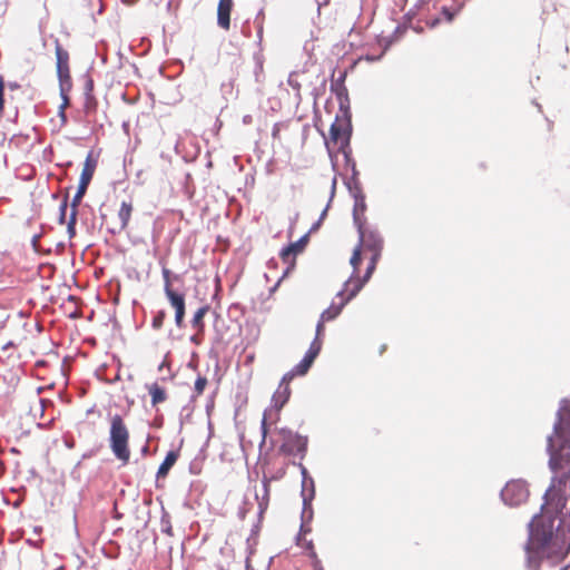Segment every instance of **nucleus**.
<instances>
[{
    "instance_id": "nucleus-2",
    "label": "nucleus",
    "mask_w": 570,
    "mask_h": 570,
    "mask_svg": "<svg viewBox=\"0 0 570 570\" xmlns=\"http://www.w3.org/2000/svg\"><path fill=\"white\" fill-rule=\"evenodd\" d=\"M529 498L528 484L523 480H511L501 489V499L510 507H518Z\"/></svg>"
},
{
    "instance_id": "nucleus-26",
    "label": "nucleus",
    "mask_w": 570,
    "mask_h": 570,
    "mask_svg": "<svg viewBox=\"0 0 570 570\" xmlns=\"http://www.w3.org/2000/svg\"><path fill=\"white\" fill-rule=\"evenodd\" d=\"M68 195H65L63 196V199L59 206V218H58V223L60 225L65 224L66 223V215H67V208H68Z\"/></svg>"
},
{
    "instance_id": "nucleus-24",
    "label": "nucleus",
    "mask_w": 570,
    "mask_h": 570,
    "mask_svg": "<svg viewBox=\"0 0 570 570\" xmlns=\"http://www.w3.org/2000/svg\"><path fill=\"white\" fill-rule=\"evenodd\" d=\"M70 88H67V87H63V91L60 90V95H61V98H62V104L60 105L59 107V116L61 117L62 121L66 122L67 121V117H66V114H65V109L67 108V106L69 105V98H68V95H67V91L69 90Z\"/></svg>"
},
{
    "instance_id": "nucleus-54",
    "label": "nucleus",
    "mask_w": 570,
    "mask_h": 570,
    "mask_svg": "<svg viewBox=\"0 0 570 570\" xmlns=\"http://www.w3.org/2000/svg\"><path fill=\"white\" fill-rule=\"evenodd\" d=\"M559 570H567V568H566V567H563V568H560Z\"/></svg>"
},
{
    "instance_id": "nucleus-29",
    "label": "nucleus",
    "mask_w": 570,
    "mask_h": 570,
    "mask_svg": "<svg viewBox=\"0 0 570 570\" xmlns=\"http://www.w3.org/2000/svg\"><path fill=\"white\" fill-rule=\"evenodd\" d=\"M351 265L354 267V273H356L358 265L361 263V247L357 245L353 252V255L350 259Z\"/></svg>"
},
{
    "instance_id": "nucleus-44",
    "label": "nucleus",
    "mask_w": 570,
    "mask_h": 570,
    "mask_svg": "<svg viewBox=\"0 0 570 570\" xmlns=\"http://www.w3.org/2000/svg\"><path fill=\"white\" fill-rule=\"evenodd\" d=\"M322 222H323V220L318 219L316 223H314V224L312 225V227L309 228L308 235H309L311 233L316 232V230L320 228V226L322 225Z\"/></svg>"
},
{
    "instance_id": "nucleus-51",
    "label": "nucleus",
    "mask_w": 570,
    "mask_h": 570,
    "mask_svg": "<svg viewBox=\"0 0 570 570\" xmlns=\"http://www.w3.org/2000/svg\"><path fill=\"white\" fill-rule=\"evenodd\" d=\"M170 530H171V527L169 524L165 525V529H164L165 532L170 533Z\"/></svg>"
},
{
    "instance_id": "nucleus-17",
    "label": "nucleus",
    "mask_w": 570,
    "mask_h": 570,
    "mask_svg": "<svg viewBox=\"0 0 570 570\" xmlns=\"http://www.w3.org/2000/svg\"><path fill=\"white\" fill-rule=\"evenodd\" d=\"M208 311H209V306L204 305L195 312V314L191 318V322H190L191 326L199 333H204V331H205L204 317L208 313Z\"/></svg>"
},
{
    "instance_id": "nucleus-28",
    "label": "nucleus",
    "mask_w": 570,
    "mask_h": 570,
    "mask_svg": "<svg viewBox=\"0 0 570 570\" xmlns=\"http://www.w3.org/2000/svg\"><path fill=\"white\" fill-rule=\"evenodd\" d=\"M166 318V313L165 311H159L157 312V314L154 316L153 318V322H151V326L154 330H159L161 328L163 324H164V321Z\"/></svg>"
},
{
    "instance_id": "nucleus-7",
    "label": "nucleus",
    "mask_w": 570,
    "mask_h": 570,
    "mask_svg": "<svg viewBox=\"0 0 570 570\" xmlns=\"http://www.w3.org/2000/svg\"><path fill=\"white\" fill-rule=\"evenodd\" d=\"M302 500H303V510H302V524H301V533H307L311 531L309 528H307V523H309L313 519V507L312 501L315 497V484L313 481H311V490L308 493L306 491L301 492Z\"/></svg>"
},
{
    "instance_id": "nucleus-33",
    "label": "nucleus",
    "mask_w": 570,
    "mask_h": 570,
    "mask_svg": "<svg viewBox=\"0 0 570 570\" xmlns=\"http://www.w3.org/2000/svg\"><path fill=\"white\" fill-rule=\"evenodd\" d=\"M377 259L379 258H374V255L372 256L371 263L368 264V266L366 268V272H365V275L362 278L365 283L370 279L372 273L374 272Z\"/></svg>"
},
{
    "instance_id": "nucleus-41",
    "label": "nucleus",
    "mask_w": 570,
    "mask_h": 570,
    "mask_svg": "<svg viewBox=\"0 0 570 570\" xmlns=\"http://www.w3.org/2000/svg\"><path fill=\"white\" fill-rule=\"evenodd\" d=\"M94 89V82L91 79H87L86 81V85H85V91H86V96L89 97L91 91Z\"/></svg>"
},
{
    "instance_id": "nucleus-36",
    "label": "nucleus",
    "mask_w": 570,
    "mask_h": 570,
    "mask_svg": "<svg viewBox=\"0 0 570 570\" xmlns=\"http://www.w3.org/2000/svg\"><path fill=\"white\" fill-rule=\"evenodd\" d=\"M307 548L311 550V557L315 560V568H318L320 570H322L321 561L317 559V556H316L315 551L313 550L312 541L307 542Z\"/></svg>"
},
{
    "instance_id": "nucleus-18",
    "label": "nucleus",
    "mask_w": 570,
    "mask_h": 570,
    "mask_svg": "<svg viewBox=\"0 0 570 570\" xmlns=\"http://www.w3.org/2000/svg\"><path fill=\"white\" fill-rule=\"evenodd\" d=\"M131 212H132L131 203L122 202L120 209L118 212V218L120 222V226H119L120 230L126 229V227L128 226V223H129L130 216H131Z\"/></svg>"
},
{
    "instance_id": "nucleus-16",
    "label": "nucleus",
    "mask_w": 570,
    "mask_h": 570,
    "mask_svg": "<svg viewBox=\"0 0 570 570\" xmlns=\"http://www.w3.org/2000/svg\"><path fill=\"white\" fill-rule=\"evenodd\" d=\"M289 395H291L289 386L287 384H279L278 389L276 390V392L274 393L273 399H272L274 402V406L277 410H281L285 405V403L288 401Z\"/></svg>"
},
{
    "instance_id": "nucleus-25",
    "label": "nucleus",
    "mask_w": 570,
    "mask_h": 570,
    "mask_svg": "<svg viewBox=\"0 0 570 570\" xmlns=\"http://www.w3.org/2000/svg\"><path fill=\"white\" fill-rule=\"evenodd\" d=\"M60 81V90L63 91V87L71 88L69 67L62 68V72L58 73Z\"/></svg>"
},
{
    "instance_id": "nucleus-11",
    "label": "nucleus",
    "mask_w": 570,
    "mask_h": 570,
    "mask_svg": "<svg viewBox=\"0 0 570 570\" xmlns=\"http://www.w3.org/2000/svg\"><path fill=\"white\" fill-rule=\"evenodd\" d=\"M233 0H219L217 8V24L228 30L230 28V12L233 9Z\"/></svg>"
},
{
    "instance_id": "nucleus-38",
    "label": "nucleus",
    "mask_w": 570,
    "mask_h": 570,
    "mask_svg": "<svg viewBox=\"0 0 570 570\" xmlns=\"http://www.w3.org/2000/svg\"><path fill=\"white\" fill-rule=\"evenodd\" d=\"M161 274H163V278H164V287L171 286V283H170L171 272L168 268L164 267Z\"/></svg>"
},
{
    "instance_id": "nucleus-1",
    "label": "nucleus",
    "mask_w": 570,
    "mask_h": 570,
    "mask_svg": "<svg viewBox=\"0 0 570 570\" xmlns=\"http://www.w3.org/2000/svg\"><path fill=\"white\" fill-rule=\"evenodd\" d=\"M128 441V428L122 417L119 414H115L110 421L109 446L114 455L124 463H127L130 456Z\"/></svg>"
},
{
    "instance_id": "nucleus-48",
    "label": "nucleus",
    "mask_w": 570,
    "mask_h": 570,
    "mask_svg": "<svg viewBox=\"0 0 570 570\" xmlns=\"http://www.w3.org/2000/svg\"><path fill=\"white\" fill-rule=\"evenodd\" d=\"M149 452V445L148 443H146L142 448H141V453L142 455H147Z\"/></svg>"
},
{
    "instance_id": "nucleus-46",
    "label": "nucleus",
    "mask_w": 570,
    "mask_h": 570,
    "mask_svg": "<svg viewBox=\"0 0 570 570\" xmlns=\"http://www.w3.org/2000/svg\"><path fill=\"white\" fill-rule=\"evenodd\" d=\"M242 32H243V35H244L245 37H248V38L250 37V29H249V24H248V23H246V24H244V26H243V28H242Z\"/></svg>"
},
{
    "instance_id": "nucleus-35",
    "label": "nucleus",
    "mask_w": 570,
    "mask_h": 570,
    "mask_svg": "<svg viewBox=\"0 0 570 570\" xmlns=\"http://www.w3.org/2000/svg\"><path fill=\"white\" fill-rule=\"evenodd\" d=\"M3 90H4V81H3V77L0 75V115L2 114L3 106H4Z\"/></svg>"
},
{
    "instance_id": "nucleus-23",
    "label": "nucleus",
    "mask_w": 570,
    "mask_h": 570,
    "mask_svg": "<svg viewBox=\"0 0 570 570\" xmlns=\"http://www.w3.org/2000/svg\"><path fill=\"white\" fill-rule=\"evenodd\" d=\"M254 23L257 29V45L261 47L262 41H263V31H264V26H263L264 24V14H263L262 10L255 17Z\"/></svg>"
},
{
    "instance_id": "nucleus-30",
    "label": "nucleus",
    "mask_w": 570,
    "mask_h": 570,
    "mask_svg": "<svg viewBox=\"0 0 570 570\" xmlns=\"http://www.w3.org/2000/svg\"><path fill=\"white\" fill-rule=\"evenodd\" d=\"M185 309L186 306L175 309V324L179 328L184 326Z\"/></svg>"
},
{
    "instance_id": "nucleus-21",
    "label": "nucleus",
    "mask_w": 570,
    "mask_h": 570,
    "mask_svg": "<svg viewBox=\"0 0 570 570\" xmlns=\"http://www.w3.org/2000/svg\"><path fill=\"white\" fill-rule=\"evenodd\" d=\"M56 58H57V72L61 73L62 68L68 67L69 55L61 46L57 42L56 45Z\"/></svg>"
},
{
    "instance_id": "nucleus-50",
    "label": "nucleus",
    "mask_w": 570,
    "mask_h": 570,
    "mask_svg": "<svg viewBox=\"0 0 570 570\" xmlns=\"http://www.w3.org/2000/svg\"><path fill=\"white\" fill-rule=\"evenodd\" d=\"M170 530H171V527L169 524L165 525V529H164L165 532L170 533Z\"/></svg>"
},
{
    "instance_id": "nucleus-22",
    "label": "nucleus",
    "mask_w": 570,
    "mask_h": 570,
    "mask_svg": "<svg viewBox=\"0 0 570 570\" xmlns=\"http://www.w3.org/2000/svg\"><path fill=\"white\" fill-rule=\"evenodd\" d=\"M77 214H78V208L71 207L69 219L67 223V233L70 238L75 237V235H76Z\"/></svg>"
},
{
    "instance_id": "nucleus-15",
    "label": "nucleus",
    "mask_w": 570,
    "mask_h": 570,
    "mask_svg": "<svg viewBox=\"0 0 570 570\" xmlns=\"http://www.w3.org/2000/svg\"><path fill=\"white\" fill-rule=\"evenodd\" d=\"M165 295L174 309H178L185 305V295L176 292L171 286L164 287Z\"/></svg>"
},
{
    "instance_id": "nucleus-45",
    "label": "nucleus",
    "mask_w": 570,
    "mask_h": 570,
    "mask_svg": "<svg viewBox=\"0 0 570 570\" xmlns=\"http://www.w3.org/2000/svg\"><path fill=\"white\" fill-rule=\"evenodd\" d=\"M39 403H40V412H41V416H42V415H43V412H45V410H46V405L48 404V401H47V400H45V399H40V400H39ZM49 404H51V403L49 402Z\"/></svg>"
},
{
    "instance_id": "nucleus-20",
    "label": "nucleus",
    "mask_w": 570,
    "mask_h": 570,
    "mask_svg": "<svg viewBox=\"0 0 570 570\" xmlns=\"http://www.w3.org/2000/svg\"><path fill=\"white\" fill-rule=\"evenodd\" d=\"M148 392L151 396V404L156 405L158 403H161L166 400V391L159 386L157 383H153L148 386Z\"/></svg>"
},
{
    "instance_id": "nucleus-8",
    "label": "nucleus",
    "mask_w": 570,
    "mask_h": 570,
    "mask_svg": "<svg viewBox=\"0 0 570 570\" xmlns=\"http://www.w3.org/2000/svg\"><path fill=\"white\" fill-rule=\"evenodd\" d=\"M331 139L335 144H341V148L343 149L350 142L351 136V120L350 118L345 119L342 122H338L336 119L335 122L332 124L330 128Z\"/></svg>"
},
{
    "instance_id": "nucleus-31",
    "label": "nucleus",
    "mask_w": 570,
    "mask_h": 570,
    "mask_svg": "<svg viewBox=\"0 0 570 570\" xmlns=\"http://www.w3.org/2000/svg\"><path fill=\"white\" fill-rule=\"evenodd\" d=\"M206 385H207V379L203 377V376H198L197 380L195 381L196 394L200 395L204 392Z\"/></svg>"
},
{
    "instance_id": "nucleus-52",
    "label": "nucleus",
    "mask_w": 570,
    "mask_h": 570,
    "mask_svg": "<svg viewBox=\"0 0 570 570\" xmlns=\"http://www.w3.org/2000/svg\"><path fill=\"white\" fill-rule=\"evenodd\" d=\"M297 218H298V214H296V215H295V218H294V220H293L292 225H294V224H295V222H296V219H297Z\"/></svg>"
},
{
    "instance_id": "nucleus-10",
    "label": "nucleus",
    "mask_w": 570,
    "mask_h": 570,
    "mask_svg": "<svg viewBox=\"0 0 570 570\" xmlns=\"http://www.w3.org/2000/svg\"><path fill=\"white\" fill-rule=\"evenodd\" d=\"M254 499L258 504V515L262 517L268 508L269 503V480L267 476L263 478L261 490L256 485L253 487Z\"/></svg>"
},
{
    "instance_id": "nucleus-34",
    "label": "nucleus",
    "mask_w": 570,
    "mask_h": 570,
    "mask_svg": "<svg viewBox=\"0 0 570 570\" xmlns=\"http://www.w3.org/2000/svg\"><path fill=\"white\" fill-rule=\"evenodd\" d=\"M296 375H299V374H298V372L296 371V366H295L293 370H291L289 372H287V373L283 376V379H282V381H281V383H279V384H287V385H288V383H289V382H291V381H292Z\"/></svg>"
},
{
    "instance_id": "nucleus-5",
    "label": "nucleus",
    "mask_w": 570,
    "mask_h": 570,
    "mask_svg": "<svg viewBox=\"0 0 570 570\" xmlns=\"http://www.w3.org/2000/svg\"><path fill=\"white\" fill-rule=\"evenodd\" d=\"M95 167H96V165L90 163V156H88V158L86 159L85 166L82 168L81 175H80V180H79L77 193L71 200L70 207L78 208L79 204L81 203L82 197L86 194L88 185H89L90 180L92 179Z\"/></svg>"
},
{
    "instance_id": "nucleus-40",
    "label": "nucleus",
    "mask_w": 570,
    "mask_h": 570,
    "mask_svg": "<svg viewBox=\"0 0 570 570\" xmlns=\"http://www.w3.org/2000/svg\"><path fill=\"white\" fill-rule=\"evenodd\" d=\"M324 323L325 322H322V318H320L317 325H316V337L317 340H320V336L323 334V331H324Z\"/></svg>"
},
{
    "instance_id": "nucleus-37",
    "label": "nucleus",
    "mask_w": 570,
    "mask_h": 570,
    "mask_svg": "<svg viewBox=\"0 0 570 570\" xmlns=\"http://www.w3.org/2000/svg\"><path fill=\"white\" fill-rule=\"evenodd\" d=\"M40 237H41V234H36L31 238V246L36 253H40V245H39Z\"/></svg>"
},
{
    "instance_id": "nucleus-13",
    "label": "nucleus",
    "mask_w": 570,
    "mask_h": 570,
    "mask_svg": "<svg viewBox=\"0 0 570 570\" xmlns=\"http://www.w3.org/2000/svg\"><path fill=\"white\" fill-rule=\"evenodd\" d=\"M308 233L303 235L295 243H291L287 247L283 248L281 252V256L284 261H286L289 256H296L302 253L308 242Z\"/></svg>"
},
{
    "instance_id": "nucleus-12",
    "label": "nucleus",
    "mask_w": 570,
    "mask_h": 570,
    "mask_svg": "<svg viewBox=\"0 0 570 570\" xmlns=\"http://www.w3.org/2000/svg\"><path fill=\"white\" fill-rule=\"evenodd\" d=\"M365 282L363 279L356 278V279H348L344 284V288L337 293V297L341 298V301L350 302L353 297L357 295V293L362 289Z\"/></svg>"
},
{
    "instance_id": "nucleus-19",
    "label": "nucleus",
    "mask_w": 570,
    "mask_h": 570,
    "mask_svg": "<svg viewBox=\"0 0 570 570\" xmlns=\"http://www.w3.org/2000/svg\"><path fill=\"white\" fill-rule=\"evenodd\" d=\"M345 304L346 301H340L338 304L332 303V305L321 314L322 322H328L336 318Z\"/></svg>"
},
{
    "instance_id": "nucleus-4",
    "label": "nucleus",
    "mask_w": 570,
    "mask_h": 570,
    "mask_svg": "<svg viewBox=\"0 0 570 570\" xmlns=\"http://www.w3.org/2000/svg\"><path fill=\"white\" fill-rule=\"evenodd\" d=\"M283 438L282 451L287 454H297L306 451L307 439L289 430L281 431Z\"/></svg>"
},
{
    "instance_id": "nucleus-14",
    "label": "nucleus",
    "mask_w": 570,
    "mask_h": 570,
    "mask_svg": "<svg viewBox=\"0 0 570 570\" xmlns=\"http://www.w3.org/2000/svg\"><path fill=\"white\" fill-rule=\"evenodd\" d=\"M177 459H178V453L176 451H169L167 453L165 460L163 461V463L158 468V471H157V474H156L157 480L165 479L167 476L168 472L174 466V464L176 463Z\"/></svg>"
},
{
    "instance_id": "nucleus-3",
    "label": "nucleus",
    "mask_w": 570,
    "mask_h": 570,
    "mask_svg": "<svg viewBox=\"0 0 570 570\" xmlns=\"http://www.w3.org/2000/svg\"><path fill=\"white\" fill-rule=\"evenodd\" d=\"M358 245L373 252L374 258H380L383 248V238L376 229H372L364 224L357 225Z\"/></svg>"
},
{
    "instance_id": "nucleus-42",
    "label": "nucleus",
    "mask_w": 570,
    "mask_h": 570,
    "mask_svg": "<svg viewBox=\"0 0 570 570\" xmlns=\"http://www.w3.org/2000/svg\"><path fill=\"white\" fill-rule=\"evenodd\" d=\"M295 77V73H291L289 77H288V83L291 87L295 88V89H298L299 88V83L294 79Z\"/></svg>"
},
{
    "instance_id": "nucleus-43",
    "label": "nucleus",
    "mask_w": 570,
    "mask_h": 570,
    "mask_svg": "<svg viewBox=\"0 0 570 570\" xmlns=\"http://www.w3.org/2000/svg\"><path fill=\"white\" fill-rule=\"evenodd\" d=\"M443 14L446 17L448 21H452L455 12L450 11L448 8H443Z\"/></svg>"
},
{
    "instance_id": "nucleus-9",
    "label": "nucleus",
    "mask_w": 570,
    "mask_h": 570,
    "mask_svg": "<svg viewBox=\"0 0 570 570\" xmlns=\"http://www.w3.org/2000/svg\"><path fill=\"white\" fill-rule=\"evenodd\" d=\"M322 348L321 340L315 338L303 360L296 365V371L299 375H305L312 366L314 360L317 357Z\"/></svg>"
},
{
    "instance_id": "nucleus-47",
    "label": "nucleus",
    "mask_w": 570,
    "mask_h": 570,
    "mask_svg": "<svg viewBox=\"0 0 570 570\" xmlns=\"http://www.w3.org/2000/svg\"><path fill=\"white\" fill-rule=\"evenodd\" d=\"M262 433H263V436L265 438L266 436V416L264 415L263 420H262Z\"/></svg>"
},
{
    "instance_id": "nucleus-49",
    "label": "nucleus",
    "mask_w": 570,
    "mask_h": 570,
    "mask_svg": "<svg viewBox=\"0 0 570 570\" xmlns=\"http://www.w3.org/2000/svg\"><path fill=\"white\" fill-rule=\"evenodd\" d=\"M438 23H439V19H438V18H436V19H433V20L431 21V23H430V27H431V28H433V27H435Z\"/></svg>"
},
{
    "instance_id": "nucleus-53",
    "label": "nucleus",
    "mask_w": 570,
    "mask_h": 570,
    "mask_svg": "<svg viewBox=\"0 0 570 570\" xmlns=\"http://www.w3.org/2000/svg\"><path fill=\"white\" fill-rule=\"evenodd\" d=\"M367 60H373L374 61V60H376V58L367 56Z\"/></svg>"
},
{
    "instance_id": "nucleus-27",
    "label": "nucleus",
    "mask_w": 570,
    "mask_h": 570,
    "mask_svg": "<svg viewBox=\"0 0 570 570\" xmlns=\"http://www.w3.org/2000/svg\"><path fill=\"white\" fill-rule=\"evenodd\" d=\"M301 470H302V476H303V480H302V491H306V493L309 492L311 490V481L314 482L313 478H311L307 473V470L305 466L301 465Z\"/></svg>"
},
{
    "instance_id": "nucleus-39",
    "label": "nucleus",
    "mask_w": 570,
    "mask_h": 570,
    "mask_svg": "<svg viewBox=\"0 0 570 570\" xmlns=\"http://www.w3.org/2000/svg\"><path fill=\"white\" fill-rule=\"evenodd\" d=\"M203 335H204V333H199L198 331H196V333L194 335H191L189 340L195 345H199L203 341Z\"/></svg>"
},
{
    "instance_id": "nucleus-32",
    "label": "nucleus",
    "mask_w": 570,
    "mask_h": 570,
    "mask_svg": "<svg viewBox=\"0 0 570 570\" xmlns=\"http://www.w3.org/2000/svg\"><path fill=\"white\" fill-rule=\"evenodd\" d=\"M335 188H336V178L333 179L332 181V189H331V197H330V202L328 204L326 205V207L324 208V210L321 213V216L318 219L323 220L326 215H327V210H328V207H330V204L335 195Z\"/></svg>"
},
{
    "instance_id": "nucleus-6",
    "label": "nucleus",
    "mask_w": 570,
    "mask_h": 570,
    "mask_svg": "<svg viewBox=\"0 0 570 570\" xmlns=\"http://www.w3.org/2000/svg\"><path fill=\"white\" fill-rule=\"evenodd\" d=\"M353 198H354V207H353V222L354 225H361L365 223L364 213L366 210L365 196L358 186V183H355V186L352 187L351 184L347 185Z\"/></svg>"
}]
</instances>
